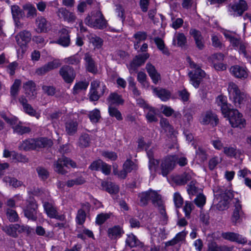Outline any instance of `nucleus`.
<instances>
[{"label": "nucleus", "mask_w": 251, "mask_h": 251, "mask_svg": "<svg viewBox=\"0 0 251 251\" xmlns=\"http://www.w3.org/2000/svg\"><path fill=\"white\" fill-rule=\"evenodd\" d=\"M196 181H191L187 186V192L190 195H195L199 192V189L196 186Z\"/></svg>", "instance_id": "nucleus-56"}, {"label": "nucleus", "mask_w": 251, "mask_h": 251, "mask_svg": "<svg viewBox=\"0 0 251 251\" xmlns=\"http://www.w3.org/2000/svg\"><path fill=\"white\" fill-rule=\"evenodd\" d=\"M19 102L22 104L23 108L25 113L32 116H35L36 111L33 108L31 105L27 103V100L24 96L19 98Z\"/></svg>", "instance_id": "nucleus-28"}, {"label": "nucleus", "mask_w": 251, "mask_h": 251, "mask_svg": "<svg viewBox=\"0 0 251 251\" xmlns=\"http://www.w3.org/2000/svg\"><path fill=\"white\" fill-rule=\"evenodd\" d=\"M81 60L80 56L76 54L64 59V61L66 64L76 65L79 64Z\"/></svg>", "instance_id": "nucleus-48"}, {"label": "nucleus", "mask_w": 251, "mask_h": 251, "mask_svg": "<svg viewBox=\"0 0 251 251\" xmlns=\"http://www.w3.org/2000/svg\"><path fill=\"white\" fill-rule=\"evenodd\" d=\"M232 249L226 245L219 246L216 242L211 241L208 244L207 251H231Z\"/></svg>", "instance_id": "nucleus-29"}, {"label": "nucleus", "mask_w": 251, "mask_h": 251, "mask_svg": "<svg viewBox=\"0 0 251 251\" xmlns=\"http://www.w3.org/2000/svg\"><path fill=\"white\" fill-rule=\"evenodd\" d=\"M70 165L72 168H76L77 165L75 162L65 156H62L54 161L53 163V169L58 174L64 175L67 171L64 169V167H68Z\"/></svg>", "instance_id": "nucleus-7"}, {"label": "nucleus", "mask_w": 251, "mask_h": 251, "mask_svg": "<svg viewBox=\"0 0 251 251\" xmlns=\"http://www.w3.org/2000/svg\"><path fill=\"white\" fill-rule=\"evenodd\" d=\"M194 204L190 201H186L183 207L185 216L189 218L192 210L194 208Z\"/></svg>", "instance_id": "nucleus-57"}, {"label": "nucleus", "mask_w": 251, "mask_h": 251, "mask_svg": "<svg viewBox=\"0 0 251 251\" xmlns=\"http://www.w3.org/2000/svg\"><path fill=\"white\" fill-rule=\"evenodd\" d=\"M35 149L37 148L50 147L52 145V142L51 140L47 138H40L35 139Z\"/></svg>", "instance_id": "nucleus-39"}, {"label": "nucleus", "mask_w": 251, "mask_h": 251, "mask_svg": "<svg viewBox=\"0 0 251 251\" xmlns=\"http://www.w3.org/2000/svg\"><path fill=\"white\" fill-rule=\"evenodd\" d=\"M145 111L147 113L146 117L149 122L157 121L156 115L157 114L158 111L157 109L150 106Z\"/></svg>", "instance_id": "nucleus-37"}, {"label": "nucleus", "mask_w": 251, "mask_h": 251, "mask_svg": "<svg viewBox=\"0 0 251 251\" xmlns=\"http://www.w3.org/2000/svg\"><path fill=\"white\" fill-rule=\"evenodd\" d=\"M31 34L29 31L25 30L20 32L16 36L17 44L20 46H24L31 40Z\"/></svg>", "instance_id": "nucleus-19"}, {"label": "nucleus", "mask_w": 251, "mask_h": 251, "mask_svg": "<svg viewBox=\"0 0 251 251\" xmlns=\"http://www.w3.org/2000/svg\"><path fill=\"white\" fill-rule=\"evenodd\" d=\"M177 160L178 156L176 155H170L164 158L161 164L160 174L164 176H167L170 172L174 169Z\"/></svg>", "instance_id": "nucleus-9"}, {"label": "nucleus", "mask_w": 251, "mask_h": 251, "mask_svg": "<svg viewBox=\"0 0 251 251\" xmlns=\"http://www.w3.org/2000/svg\"><path fill=\"white\" fill-rule=\"evenodd\" d=\"M35 24L37 26V31L39 33L47 32L50 26V23L42 16H39L36 18Z\"/></svg>", "instance_id": "nucleus-18"}, {"label": "nucleus", "mask_w": 251, "mask_h": 251, "mask_svg": "<svg viewBox=\"0 0 251 251\" xmlns=\"http://www.w3.org/2000/svg\"><path fill=\"white\" fill-rule=\"evenodd\" d=\"M2 230L8 235L16 238L18 236V234L14 230V228L12 226V224L8 226H5L2 227Z\"/></svg>", "instance_id": "nucleus-60"}, {"label": "nucleus", "mask_w": 251, "mask_h": 251, "mask_svg": "<svg viewBox=\"0 0 251 251\" xmlns=\"http://www.w3.org/2000/svg\"><path fill=\"white\" fill-rule=\"evenodd\" d=\"M108 235L111 239L120 237L124 233V231L119 226H114L108 229Z\"/></svg>", "instance_id": "nucleus-36"}, {"label": "nucleus", "mask_w": 251, "mask_h": 251, "mask_svg": "<svg viewBox=\"0 0 251 251\" xmlns=\"http://www.w3.org/2000/svg\"><path fill=\"white\" fill-rule=\"evenodd\" d=\"M44 208L49 217L52 218L53 217H55V214L57 213V210L52 203L45 202L44 203Z\"/></svg>", "instance_id": "nucleus-43"}, {"label": "nucleus", "mask_w": 251, "mask_h": 251, "mask_svg": "<svg viewBox=\"0 0 251 251\" xmlns=\"http://www.w3.org/2000/svg\"><path fill=\"white\" fill-rule=\"evenodd\" d=\"M139 204L142 206H146L149 200H151L154 206H160L162 201V197L156 191L150 189L138 194Z\"/></svg>", "instance_id": "nucleus-2"}, {"label": "nucleus", "mask_w": 251, "mask_h": 251, "mask_svg": "<svg viewBox=\"0 0 251 251\" xmlns=\"http://www.w3.org/2000/svg\"><path fill=\"white\" fill-rule=\"evenodd\" d=\"M106 87L105 85H100V82L95 80L91 82L89 98L91 101H97L104 93Z\"/></svg>", "instance_id": "nucleus-5"}, {"label": "nucleus", "mask_w": 251, "mask_h": 251, "mask_svg": "<svg viewBox=\"0 0 251 251\" xmlns=\"http://www.w3.org/2000/svg\"><path fill=\"white\" fill-rule=\"evenodd\" d=\"M38 205L35 201H30L24 209L25 217L29 220L35 221L37 219Z\"/></svg>", "instance_id": "nucleus-13"}, {"label": "nucleus", "mask_w": 251, "mask_h": 251, "mask_svg": "<svg viewBox=\"0 0 251 251\" xmlns=\"http://www.w3.org/2000/svg\"><path fill=\"white\" fill-rule=\"evenodd\" d=\"M61 66V63L58 60H53L44 66L37 68L35 73L38 75H43L52 70L56 69Z\"/></svg>", "instance_id": "nucleus-15"}, {"label": "nucleus", "mask_w": 251, "mask_h": 251, "mask_svg": "<svg viewBox=\"0 0 251 251\" xmlns=\"http://www.w3.org/2000/svg\"><path fill=\"white\" fill-rule=\"evenodd\" d=\"M227 90L229 98L232 100L236 107H240L247 99V94L241 91L237 84L230 82L228 85Z\"/></svg>", "instance_id": "nucleus-3"}, {"label": "nucleus", "mask_w": 251, "mask_h": 251, "mask_svg": "<svg viewBox=\"0 0 251 251\" xmlns=\"http://www.w3.org/2000/svg\"><path fill=\"white\" fill-rule=\"evenodd\" d=\"M158 208L159 213L161 215V221L162 225H166L168 221V216L165 211V207L163 204V201H161V204L160 206H156Z\"/></svg>", "instance_id": "nucleus-51"}, {"label": "nucleus", "mask_w": 251, "mask_h": 251, "mask_svg": "<svg viewBox=\"0 0 251 251\" xmlns=\"http://www.w3.org/2000/svg\"><path fill=\"white\" fill-rule=\"evenodd\" d=\"M126 245L131 248L136 247L143 248L144 247L143 243L141 242L133 233L127 234Z\"/></svg>", "instance_id": "nucleus-23"}, {"label": "nucleus", "mask_w": 251, "mask_h": 251, "mask_svg": "<svg viewBox=\"0 0 251 251\" xmlns=\"http://www.w3.org/2000/svg\"><path fill=\"white\" fill-rule=\"evenodd\" d=\"M63 79L67 83H72L75 77V73L74 69L69 66L62 67L59 72Z\"/></svg>", "instance_id": "nucleus-12"}, {"label": "nucleus", "mask_w": 251, "mask_h": 251, "mask_svg": "<svg viewBox=\"0 0 251 251\" xmlns=\"http://www.w3.org/2000/svg\"><path fill=\"white\" fill-rule=\"evenodd\" d=\"M57 17L68 23H74L76 19V17L75 13L67 10L66 8H59L56 11Z\"/></svg>", "instance_id": "nucleus-16"}, {"label": "nucleus", "mask_w": 251, "mask_h": 251, "mask_svg": "<svg viewBox=\"0 0 251 251\" xmlns=\"http://www.w3.org/2000/svg\"><path fill=\"white\" fill-rule=\"evenodd\" d=\"M230 192L227 190H221L217 192L215 197L218 203L215 205V207L219 211H223L228 208L229 203Z\"/></svg>", "instance_id": "nucleus-8"}, {"label": "nucleus", "mask_w": 251, "mask_h": 251, "mask_svg": "<svg viewBox=\"0 0 251 251\" xmlns=\"http://www.w3.org/2000/svg\"><path fill=\"white\" fill-rule=\"evenodd\" d=\"M102 188L110 194H117L119 191L118 186L112 182L102 181L101 182Z\"/></svg>", "instance_id": "nucleus-33"}, {"label": "nucleus", "mask_w": 251, "mask_h": 251, "mask_svg": "<svg viewBox=\"0 0 251 251\" xmlns=\"http://www.w3.org/2000/svg\"><path fill=\"white\" fill-rule=\"evenodd\" d=\"M149 57L150 54L148 53H144L136 55L128 67L130 73H135L138 68L143 65Z\"/></svg>", "instance_id": "nucleus-11"}, {"label": "nucleus", "mask_w": 251, "mask_h": 251, "mask_svg": "<svg viewBox=\"0 0 251 251\" xmlns=\"http://www.w3.org/2000/svg\"><path fill=\"white\" fill-rule=\"evenodd\" d=\"M21 83V81L20 80L16 79L15 80L10 89V94L12 97H15L18 95Z\"/></svg>", "instance_id": "nucleus-55"}, {"label": "nucleus", "mask_w": 251, "mask_h": 251, "mask_svg": "<svg viewBox=\"0 0 251 251\" xmlns=\"http://www.w3.org/2000/svg\"><path fill=\"white\" fill-rule=\"evenodd\" d=\"M246 218V214L242 209V204L238 200H236L230 218L231 223L234 226L241 224Z\"/></svg>", "instance_id": "nucleus-6"}, {"label": "nucleus", "mask_w": 251, "mask_h": 251, "mask_svg": "<svg viewBox=\"0 0 251 251\" xmlns=\"http://www.w3.org/2000/svg\"><path fill=\"white\" fill-rule=\"evenodd\" d=\"M186 38L182 33H176L173 40V45L179 47H183L186 43Z\"/></svg>", "instance_id": "nucleus-35"}, {"label": "nucleus", "mask_w": 251, "mask_h": 251, "mask_svg": "<svg viewBox=\"0 0 251 251\" xmlns=\"http://www.w3.org/2000/svg\"><path fill=\"white\" fill-rule=\"evenodd\" d=\"M78 123L76 121L69 120L65 123V131L69 136L74 135L77 131Z\"/></svg>", "instance_id": "nucleus-27"}, {"label": "nucleus", "mask_w": 251, "mask_h": 251, "mask_svg": "<svg viewBox=\"0 0 251 251\" xmlns=\"http://www.w3.org/2000/svg\"><path fill=\"white\" fill-rule=\"evenodd\" d=\"M226 116L228 117L229 123L232 127L242 128L245 126L246 121L237 110L232 109L227 113Z\"/></svg>", "instance_id": "nucleus-10"}, {"label": "nucleus", "mask_w": 251, "mask_h": 251, "mask_svg": "<svg viewBox=\"0 0 251 251\" xmlns=\"http://www.w3.org/2000/svg\"><path fill=\"white\" fill-rule=\"evenodd\" d=\"M153 93L162 100L167 101L171 97L170 92L165 89L152 87Z\"/></svg>", "instance_id": "nucleus-26"}, {"label": "nucleus", "mask_w": 251, "mask_h": 251, "mask_svg": "<svg viewBox=\"0 0 251 251\" xmlns=\"http://www.w3.org/2000/svg\"><path fill=\"white\" fill-rule=\"evenodd\" d=\"M6 214L7 218L11 223L17 222L19 220L17 213L13 209L8 208L6 210Z\"/></svg>", "instance_id": "nucleus-49"}, {"label": "nucleus", "mask_w": 251, "mask_h": 251, "mask_svg": "<svg viewBox=\"0 0 251 251\" xmlns=\"http://www.w3.org/2000/svg\"><path fill=\"white\" fill-rule=\"evenodd\" d=\"M135 167L134 163L130 160L127 159L123 165V169L128 173H130Z\"/></svg>", "instance_id": "nucleus-64"}, {"label": "nucleus", "mask_w": 251, "mask_h": 251, "mask_svg": "<svg viewBox=\"0 0 251 251\" xmlns=\"http://www.w3.org/2000/svg\"><path fill=\"white\" fill-rule=\"evenodd\" d=\"M84 60L85 61L86 70L92 74H97L98 72L97 67L92 55L89 53H86L84 54Z\"/></svg>", "instance_id": "nucleus-21"}, {"label": "nucleus", "mask_w": 251, "mask_h": 251, "mask_svg": "<svg viewBox=\"0 0 251 251\" xmlns=\"http://www.w3.org/2000/svg\"><path fill=\"white\" fill-rule=\"evenodd\" d=\"M221 236L225 240L240 244H245L247 242V240L245 237H243L242 235L233 232H223L221 234Z\"/></svg>", "instance_id": "nucleus-14"}, {"label": "nucleus", "mask_w": 251, "mask_h": 251, "mask_svg": "<svg viewBox=\"0 0 251 251\" xmlns=\"http://www.w3.org/2000/svg\"><path fill=\"white\" fill-rule=\"evenodd\" d=\"M111 214L110 213H101L98 214L96 219V224L100 226L103 224L110 217Z\"/></svg>", "instance_id": "nucleus-53"}, {"label": "nucleus", "mask_w": 251, "mask_h": 251, "mask_svg": "<svg viewBox=\"0 0 251 251\" xmlns=\"http://www.w3.org/2000/svg\"><path fill=\"white\" fill-rule=\"evenodd\" d=\"M174 201L175 204V206L176 208H180L181 207L183 202V200L179 193L176 192L174 194Z\"/></svg>", "instance_id": "nucleus-59"}, {"label": "nucleus", "mask_w": 251, "mask_h": 251, "mask_svg": "<svg viewBox=\"0 0 251 251\" xmlns=\"http://www.w3.org/2000/svg\"><path fill=\"white\" fill-rule=\"evenodd\" d=\"M90 138L87 133L82 134L79 138L78 145L81 148H87L90 145Z\"/></svg>", "instance_id": "nucleus-42"}, {"label": "nucleus", "mask_w": 251, "mask_h": 251, "mask_svg": "<svg viewBox=\"0 0 251 251\" xmlns=\"http://www.w3.org/2000/svg\"><path fill=\"white\" fill-rule=\"evenodd\" d=\"M133 37L135 38L134 48L135 50H138L139 48L140 43L147 39V34L146 32L138 31L134 34Z\"/></svg>", "instance_id": "nucleus-32"}, {"label": "nucleus", "mask_w": 251, "mask_h": 251, "mask_svg": "<svg viewBox=\"0 0 251 251\" xmlns=\"http://www.w3.org/2000/svg\"><path fill=\"white\" fill-rule=\"evenodd\" d=\"M108 112L110 116L115 117L117 120L121 121L123 120V117L121 112L117 108L109 106Z\"/></svg>", "instance_id": "nucleus-52"}, {"label": "nucleus", "mask_w": 251, "mask_h": 251, "mask_svg": "<svg viewBox=\"0 0 251 251\" xmlns=\"http://www.w3.org/2000/svg\"><path fill=\"white\" fill-rule=\"evenodd\" d=\"M26 96L31 100H33L36 98V84L32 80H29L23 85Z\"/></svg>", "instance_id": "nucleus-22"}, {"label": "nucleus", "mask_w": 251, "mask_h": 251, "mask_svg": "<svg viewBox=\"0 0 251 251\" xmlns=\"http://www.w3.org/2000/svg\"><path fill=\"white\" fill-rule=\"evenodd\" d=\"M210 59L213 64L224 60V55L222 53H217L211 55Z\"/></svg>", "instance_id": "nucleus-62"}, {"label": "nucleus", "mask_w": 251, "mask_h": 251, "mask_svg": "<svg viewBox=\"0 0 251 251\" xmlns=\"http://www.w3.org/2000/svg\"><path fill=\"white\" fill-rule=\"evenodd\" d=\"M36 171L38 176L42 180H46L50 176L49 171L45 168L42 167H38L36 168Z\"/></svg>", "instance_id": "nucleus-50"}, {"label": "nucleus", "mask_w": 251, "mask_h": 251, "mask_svg": "<svg viewBox=\"0 0 251 251\" xmlns=\"http://www.w3.org/2000/svg\"><path fill=\"white\" fill-rule=\"evenodd\" d=\"M107 100L110 104H122L124 103V100L121 96L116 93L110 94L107 98Z\"/></svg>", "instance_id": "nucleus-41"}, {"label": "nucleus", "mask_w": 251, "mask_h": 251, "mask_svg": "<svg viewBox=\"0 0 251 251\" xmlns=\"http://www.w3.org/2000/svg\"><path fill=\"white\" fill-rule=\"evenodd\" d=\"M187 60L190 68L195 69L188 74L191 84L195 88H198L202 78L205 76V74L200 66L191 60L189 57H187Z\"/></svg>", "instance_id": "nucleus-4"}, {"label": "nucleus", "mask_w": 251, "mask_h": 251, "mask_svg": "<svg viewBox=\"0 0 251 251\" xmlns=\"http://www.w3.org/2000/svg\"><path fill=\"white\" fill-rule=\"evenodd\" d=\"M35 139H26L21 144L19 148L25 151L35 149Z\"/></svg>", "instance_id": "nucleus-38"}, {"label": "nucleus", "mask_w": 251, "mask_h": 251, "mask_svg": "<svg viewBox=\"0 0 251 251\" xmlns=\"http://www.w3.org/2000/svg\"><path fill=\"white\" fill-rule=\"evenodd\" d=\"M231 10L236 16H241L248 9L247 2L244 0H239L230 6Z\"/></svg>", "instance_id": "nucleus-20"}, {"label": "nucleus", "mask_w": 251, "mask_h": 251, "mask_svg": "<svg viewBox=\"0 0 251 251\" xmlns=\"http://www.w3.org/2000/svg\"><path fill=\"white\" fill-rule=\"evenodd\" d=\"M42 88L44 92L49 96H53L55 93V88L52 86L44 85Z\"/></svg>", "instance_id": "nucleus-63"}, {"label": "nucleus", "mask_w": 251, "mask_h": 251, "mask_svg": "<svg viewBox=\"0 0 251 251\" xmlns=\"http://www.w3.org/2000/svg\"><path fill=\"white\" fill-rule=\"evenodd\" d=\"M158 49L160 50L162 53L166 55L169 56L170 52L168 48L166 47L164 41L159 37H155L153 39Z\"/></svg>", "instance_id": "nucleus-40"}, {"label": "nucleus", "mask_w": 251, "mask_h": 251, "mask_svg": "<svg viewBox=\"0 0 251 251\" xmlns=\"http://www.w3.org/2000/svg\"><path fill=\"white\" fill-rule=\"evenodd\" d=\"M86 219V212L84 211V209H80L78 210L76 217V223L81 225H82L85 221Z\"/></svg>", "instance_id": "nucleus-54"}, {"label": "nucleus", "mask_w": 251, "mask_h": 251, "mask_svg": "<svg viewBox=\"0 0 251 251\" xmlns=\"http://www.w3.org/2000/svg\"><path fill=\"white\" fill-rule=\"evenodd\" d=\"M86 25L96 29H102L106 27L107 21L100 10H96L89 14L84 20Z\"/></svg>", "instance_id": "nucleus-1"}, {"label": "nucleus", "mask_w": 251, "mask_h": 251, "mask_svg": "<svg viewBox=\"0 0 251 251\" xmlns=\"http://www.w3.org/2000/svg\"><path fill=\"white\" fill-rule=\"evenodd\" d=\"M206 198L202 194H199L194 200L195 203L200 207H202L205 203Z\"/></svg>", "instance_id": "nucleus-58"}, {"label": "nucleus", "mask_w": 251, "mask_h": 251, "mask_svg": "<svg viewBox=\"0 0 251 251\" xmlns=\"http://www.w3.org/2000/svg\"><path fill=\"white\" fill-rule=\"evenodd\" d=\"M231 74L237 78H245L248 76V73L245 68L238 66H233L230 68Z\"/></svg>", "instance_id": "nucleus-25"}, {"label": "nucleus", "mask_w": 251, "mask_h": 251, "mask_svg": "<svg viewBox=\"0 0 251 251\" xmlns=\"http://www.w3.org/2000/svg\"><path fill=\"white\" fill-rule=\"evenodd\" d=\"M4 182L9 184V186H12L14 188H17L23 185V182L18 180L15 177H10L9 176H5L3 178Z\"/></svg>", "instance_id": "nucleus-45"}, {"label": "nucleus", "mask_w": 251, "mask_h": 251, "mask_svg": "<svg viewBox=\"0 0 251 251\" xmlns=\"http://www.w3.org/2000/svg\"><path fill=\"white\" fill-rule=\"evenodd\" d=\"M102 162L100 159L94 161L89 166V168L92 171H99L102 164Z\"/></svg>", "instance_id": "nucleus-61"}, {"label": "nucleus", "mask_w": 251, "mask_h": 251, "mask_svg": "<svg viewBox=\"0 0 251 251\" xmlns=\"http://www.w3.org/2000/svg\"><path fill=\"white\" fill-rule=\"evenodd\" d=\"M12 128L14 132L19 135L29 133L31 130L29 127L24 126L21 122H19L17 124L13 126Z\"/></svg>", "instance_id": "nucleus-34"}, {"label": "nucleus", "mask_w": 251, "mask_h": 251, "mask_svg": "<svg viewBox=\"0 0 251 251\" xmlns=\"http://www.w3.org/2000/svg\"><path fill=\"white\" fill-rule=\"evenodd\" d=\"M11 9L12 17L14 20L21 19L23 17L24 12L18 5H12Z\"/></svg>", "instance_id": "nucleus-46"}, {"label": "nucleus", "mask_w": 251, "mask_h": 251, "mask_svg": "<svg viewBox=\"0 0 251 251\" xmlns=\"http://www.w3.org/2000/svg\"><path fill=\"white\" fill-rule=\"evenodd\" d=\"M192 178V174L189 173H184L181 175H178L173 178L174 181L178 185L185 184Z\"/></svg>", "instance_id": "nucleus-30"}, {"label": "nucleus", "mask_w": 251, "mask_h": 251, "mask_svg": "<svg viewBox=\"0 0 251 251\" xmlns=\"http://www.w3.org/2000/svg\"><path fill=\"white\" fill-rule=\"evenodd\" d=\"M88 116L91 122L97 123L101 118L100 111L98 109H95L89 112Z\"/></svg>", "instance_id": "nucleus-47"}, {"label": "nucleus", "mask_w": 251, "mask_h": 251, "mask_svg": "<svg viewBox=\"0 0 251 251\" xmlns=\"http://www.w3.org/2000/svg\"><path fill=\"white\" fill-rule=\"evenodd\" d=\"M89 82L87 81H82L76 83L73 88V94H77L82 91L87 89Z\"/></svg>", "instance_id": "nucleus-44"}, {"label": "nucleus", "mask_w": 251, "mask_h": 251, "mask_svg": "<svg viewBox=\"0 0 251 251\" xmlns=\"http://www.w3.org/2000/svg\"><path fill=\"white\" fill-rule=\"evenodd\" d=\"M216 103L220 107L223 114L226 117L227 113L231 109L228 107L226 98L222 95L218 96L216 98Z\"/></svg>", "instance_id": "nucleus-24"}, {"label": "nucleus", "mask_w": 251, "mask_h": 251, "mask_svg": "<svg viewBox=\"0 0 251 251\" xmlns=\"http://www.w3.org/2000/svg\"><path fill=\"white\" fill-rule=\"evenodd\" d=\"M60 33V38L58 40V44L64 47L68 46L70 43L68 30L65 28H63L61 30Z\"/></svg>", "instance_id": "nucleus-31"}, {"label": "nucleus", "mask_w": 251, "mask_h": 251, "mask_svg": "<svg viewBox=\"0 0 251 251\" xmlns=\"http://www.w3.org/2000/svg\"><path fill=\"white\" fill-rule=\"evenodd\" d=\"M219 123L217 116L211 111H207L201 117V123L203 125L210 124L213 126H216Z\"/></svg>", "instance_id": "nucleus-17"}]
</instances>
